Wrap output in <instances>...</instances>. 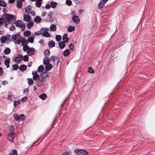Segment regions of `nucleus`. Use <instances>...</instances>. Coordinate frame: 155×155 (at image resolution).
Returning <instances> with one entry per match:
<instances>
[{"label": "nucleus", "instance_id": "4468645a", "mask_svg": "<svg viewBox=\"0 0 155 155\" xmlns=\"http://www.w3.org/2000/svg\"><path fill=\"white\" fill-rule=\"evenodd\" d=\"M45 68L47 71H49L52 68L53 66L49 63L45 64Z\"/></svg>", "mask_w": 155, "mask_h": 155}, {"label": "nucleus", "instance_id": "20e7f679", "mask_svg": "<svg viewBox=\"0 0 155 155\" xmlns=\"http://www.w3.org/2000/svg\"><path fill=\"white\" fill-rule=\"evenodd\" d=\"M50 60L53 61V64H56V62H57L56 64L57 65H58L59 60L58 58H56L54 56H52L50 58Z\"/></svg>", "mask_w": 155, "mask_h": 155}, {"label": "nucleus", "instance_id": "f257e3e1", "mask_svg": "<svg viewBox=\"0 0 155 155\" xmlns=\"http://www.w3.org/2000/svg\"><path fill=\"white\" fill-rule=\"evenodd\" d=\"M15 24L16 26L21 28V30L23 31L24 30L25 27V25L23 24L21 20H19L15 22Z\"/></svg>", "mask_w": 155, "mask_h": 155}, {"label": "nucleus", "instance_id": "f3484780", "mask_svg": "<svg viewBox=\"0 0 155 155\" xmlns=\"http://www.w3.org/2000/svg\"><path fill=\"white\" fill-rule=\"evenodd\" d=\"M64 42L66 43H68V37L67 34H65L62 38Z\"/></svg>", "mask_w": 155, "mask_h": 155}, {"label": "nucleus", "instance_id": "a211bd4d", "mask_svg": "<svg viewBox=\"0 0 155 155\" xmlns=\"http://www.w3.org/2000/svg\"><path fill=\"white\" fill-rule=\"evenodd\" d=\"M65 43L64 41H61L59 43V47L61 49H63L65 47Z\"/></svg>", "mask_w": 155, "mask_h": 155}, {"label": "nucleus", "instance_id": "f03ea898", "mask_svg": "<svg viewBox=\"0 0 155 155\" xmlns=\"http://www.w3.org/2000/svg\"><path fill=\"white\" fill-rule=\"evenodd\" d=\"M75 153L78 155H86L88 153L86 151L83 150L77 149L74 150Z\"/></svg>", "mask_w": 155, "mask_h": 155}, {"label": "nucleus", "instance_id": "0e129e2a", "mask_svg": "<svg viewBox=\"0 0 155 155\" xmlns=\"http://www.w3.org/2000/svg\"><path fill=\"white\" fill-rule=\"evenodd\" d=\"M46 14V12H44L41 14V16L43 17H45Z\"/></svg>", "mask_w": 155, "mask_h": 155}, {"label": "nucleus", "instance_id": "4d7b16f0", "mask_svg": "<svg viewBox=\"0 0 155 155\" xmlns=\"http://www.w3.org/2000/svg\"><path fill=\"white\" fill-rule=\"evenodd\" d=\"M70 152H65L63 153L62 155H70Z\"/></svg>", "mask_w": 155, "mask_h": 155}, {"label": "nucleus", "instance_id": "a878e982", "mask_svg": "<svg viewBox=\"0 0 155 155\" xmlns=\"http://www.w3.org/2000/svg\"><path fill=\"white\" fill-rule=\"evenodd\" d=\"M31 7L30 6L26 7L25 9V12L28 14L30 13L31 11Z\"/></svg>", "mask_w": 155, "mask_h": 155}, {"label": "nucleus", "instance_id": "72a5a7b5", "mask_svg": "<svg viewBox=\"0 0 155 155\" xmlns=\"http://www.w3.org/2000/svg\"><path fill=\"white\" fill-rule=\"evenodd\" d=\"M7 40V37L6 36H3L1 38V43H4Z\"/></svg>", "mask_w": 155, "mask_h": 155}, {"label": "nucleus", "instance_id": "13d9d810", "mask_svg": "<svg viewBox=\"0 0 155 155\" xmlns=\"http://www.w3.org/2000/svg\"><path fill=\"white\" fill-rule=\"evenodd\" d=\"M45 7L47 9L50 8L51 7V5L47 4L45 5Z\"/></svg>", "mask_w": 155, "mask_h": 155}, {"label": "nucleus", "instance_id": "774afa93", "mask_svg": "<svg viewBox=\"0 0 155 155\" xmlns=\"http://www.w3.org/2000/svg\"><path fill=\"white\" fill-rule=\"evenodd\" d=\"M32 64V62H31L28 64V66L29 67H30L31 66Z\"/></svg>", "mask_w": 155, "mask_h": 155}, {"label": "nucleus", "instance_id": "7ed1b4c3", "mask_svg": "<svg viewBox=\"0 0 155 155\" xmlns=\"http://www.w3.org/2000/svg\"><path fill=\"white\" fill-rule=\"evenodd\" d=\"M12 38L15 41H16L19 44L21 42V38L18 34H16L12 36Z\"/></svg>", "mask_w": 155, "mask_h": 155}, {"label": "nucleus", "instance_id": "4c0bfd02", "mask_svg": "<svg viewBox=\"0 0 155 155\" xmlns=\"http://www.w3.org/2000/svg\"><path fill=\"white\" fill-rule=\"evenodd\" d=\"M39 97L42 100H44L47 97L46 95L45 94H40L39 96Z\"/></svg>", "mask_w": 155, "mask_h": 155}, {"label": "nucleus", "instance_id": "79ce46f5", "mask_svg": "<svg viewBox=\"0 0 155 155\" xmlns=\"http://www.w3.org/2000/svg\"><path fill=\"white\" fill-rule=\"evenodd\" d=\"M34 38L32 37H30L28 39V41L29 42L31 43H33L34 41Z\"/></svg>", "mask_w": 155, "mask_h": 155}, {"label": "nucleus", "instance_id": "5fc2aeb1", "mask_svg": "<svg viewBox=\"0 0 155 155\" xmlns=\"http://www.w3.org/2000/svg\"><path fill=\"white\" fill-rule=\"evenodd\" d=\"M27 97H25L22 98L21 100V102H23L24 101H25L27 100Z\"/></svg>", "mask_w": 155, "mask_h": 155}, {"label": "nucleus", "instance_id": "864d4df0", "mask_svg": "<svg viewBox=\"0 0 155 155\" xmlns=\"http://www.w3.org/2000/svg\"><path fill=\"white\" fill-rule=\"evenodd\" d=\"M15 26L14 25H12L9 28V30L10 31H13L14 29H15Z\"/></svg>", "mask_w": 155, "mask_h": 155}, {"label": "nucleus", "instance_id": "39448f33", "mask_svg": "<svg viewBox=\"0 0 155 155\" xmlns=\"http://www.w3.org/2000/svg\"><path fill=\"white\" fill-rule=\"evenodd\" d=\"M108 0H101L98 5V8L99 9L102 8L104 5L105 3L108 1Z\"/></svg>", "mask_w": 155, "mask_h": 155}, {"label": "nucleus", "instance_id": "2eb2a0df", "mask_svg": "<svg viewBox=\"0 0 155 155\" xmlns=\"http://www.w3.org/2000/svg\"><path fill=\"white\" fill-rule=\"evenodd\" d=\"M32 74L33 75V78L34 80H36L39 77V75L36 72H33Z\"/></svg>", "mask_w": 155, "mask_h": 155}, {"label": "nucleus", "instance_id": "5701e85b", "mask_svg": "<svg viewBox=\"0 0 155 155\" xmlns=\"http://www.w3.org/2000/svg\"><path fill=\"white\" fill-rule=\"evenodd\" d=\"M50 28V31H55L57 28L56 25L54 24L51 25Z\"/></svg>", "mask_w": 155, "mask_h": 155}, {"label": "nucleus", "instance_id": "f8f14e48", "mask_svg": "<svg viewBox=\"0 0 155 155\" xmlns=\"http://www.w3.org/2000/svg\"><path fill=\"white\" fill-rule=\"evenodd\" d=\"M34 48H30L27 51V53L29 56L33 55L34 53Z\"/></svg>", "mask_w": 155, "mask_h": 155}, {"label": "nucleus", "instance_id": "69168bd1", "mask_svg": "<svg viewBox=\"0 0 155 155\" xmlns=\"http://www.w3.org/2000/svg\"><path fill=\"white\" fill-rule=\"evenodd\" d=\"M76 14V12L75 11H72L71 13V15H75V14Z\"/></svg>", "mask_w": 155, "mask_h": 155}, {"label": "nucleus", "instance_id": "8fccbe9b", "mask_svg": "<svg viewBox=\"0 0 155 155\" xmlns=\"http://www.w3.org/2000/svg\"><path fill=\"white\" fill-rule=\"evenodd\" d=\"M0 5L5 7L6 6V3L4 2H2L0 0Z\"/></svg>", "mask_w": 155, "mask_h": 155}, {"label": "nucleus", "instance_id": "dca6fc26", "mask_svg": "<svg viewBox=\"0 0 155 155\" xmlns=\"http://www.w3.org/2000/svg\"><path fill=\"white\" fill-rule=\"evenodd\" d=\"M10 62V59L9 58H7L4 62V64L7 68L9 67V63Z\"/></svg>", "mask_w": 155, "mask_h": 155}, {"label": "nucleus", "instance_id": "ea45409f", "mask_svg": "<svg viewBox=\"0 0 155 155\" xmlns=\"http://www.w3.org/2000/svg\"><path fill=\"white\" fill-rule=\"evenodd\" d=\"M27 81L29 84H31L33 83V81L32 78H29L27 79Z\"/></svg>", "mask_w": 155, "mask_h": 155}, {"label": "nucleus", "instance_id": "bb28decb", "mask_svg": "<svg viewBox=\"0 0 155 155\" xmlns=\"http://www.w3.org/2000/svg\"><path fill=\"white\" fill-rule=\"evenodd\" d=\"M42 0H36L35 2L36 6L38 7H40L41 4V1Z\"/></svg>", "mask_w": 155, "mask_h": 155}, {"label": "nucleus", "instance_id": "cd10ccee", "mask_svg": "<svg viewBox=\"0 0 155 155\" xmlns=\"http://www.w3.org/2000/svg\"><path fill=\"white\" fill-rule=\"evenodd\" d=\"M41 20V18L38 16H37L34 19V21L35 22L39 23Z\"/></svg>", "mask_w": 155, "mask_h": 155}, {"label": "nucleus", "instance_id": "37998d69", "mask_svg": "<svg viewBox=\"0 0 155 155\" xmlns=\"http://www.w3.org/2000/svg\"><path fill=\"white\" fill-rule=\"evenodd\" d=\"M88 72L90 73H94V71L93 70L92 68L91 67H89L88 69Z\"/></svg>", "mask_w": 155, "mask_h": 155}, {"label": "nucleus", "instance_id": "0eeeda50", "mask_svg": "<svg viewBox=\"0 0 155 155\" xmlns=\"http://www.w3.org/2000/svg\"><path fill=\"white\" fill-rule=\"evenodd\" d=\"M26 41V40L25 39H23V40L21 41V42L22 43V45L23 46V49L24 51H26L27 50L28 51V50L29 48H30L26 45H23V44H24L23 42Z\"/></svg>", "mask_w": 155, "mask_h": 155}, {"label": "nucleus", "instance_id": "bf43d9fd", "mask_svg": "<svg viewBox=\"0 0 155 155\" xmlns=\"http://www.w3.org/2000/svg\"><path fill=\"white\" fill-rule=\"evenodd\" d=\"M3 72L2 68L0 67V75H2L3 74Z\"/></svg>", "mask_w": 155, "mask_h": 155}, {"label": "nucleus", "instance_id": "6e6d98bb", "mask_svg": "<svg viewBox=\"0 0 155 155\" xmlns=\"http://www.w3.org/2000/svg\"><path fill=\"white\" fill-rule=\"evenodd\" d=\"M4 22V19L2 18H0V25H2Z\"/></svg>", "mask_w": 155, "mask_h": 155}, {"label": "nucleus", "instance_id": "b1692460", "mask_svg": "<svg viewBox=\"0 0 155 155\" xmlns=\"http://www.w3.org/2000/svg\"><path fill=\"white\" fill-rule=\"evenodd\" d=\"M42 35L48 38L51 37V35L46 31H44L42 34Z\"/></svg>", "mask_w": 155, "mask_h": 155}, {"label": "nucleus", "instance_id": "3c124183", "mask_svg": "<svg viewBox=\"0 0 155 155\" xmlns=\"http://www.w3.org/2000/svg\"><path fill=\"white\" fill-rule=\"evenodd\" d=\"M25 119V117L24 114H21V119L20 120H24Z\"/></svg>", "mask_w": 155, "mask_h": 155}, {"label": "nucleus", "instance_id": "412c9836", "mask_svg": "<svg viewBox=\"0 0 155 155\" xmlns=\"http://www.w3.org/2000/svg\"><path fill=\"white\" fill-rule=\"evenodd\" d=\"M26 66L25 65H22L20 66L19 69L21 71H24L26 70Z\"/></svg>", "mask_w": 155, "mask_h": 155}, {"label": "nucleus", "instance_id": "a19ab883", "mask_svg": "<svg viewBox=\"0 0 155 155\" xmlns=\"http://www.w3.org/2000/svg\"><path fill=\"white\" fill-rule=\"evenodd\" d=\"M20 103V101H19L18 100L17 101H15L14 102L13 105L15 107L17 105L19 104Z\"/></svg>", "mask_w": 155, "mask_h": 155}, {"label": "nucleus", "instance_id": "7c9ffc66", "mask_svg": "<svg viewBox=\"0 0 155 155\" xmlns=\"http://www.w3.org/2000/svg\"><path fill=\"white\" fill-rule=\"evenodd\" d=\"M75 29V27L72 26H69L68 28V31L69 32H72Z\"/></svg>", "mask_w": 155, "mask_h": 155}, {"label": "nucleus", "instance_id": "052dcab7", "mask_svg": "<svg viewBox=\"0 0 155 155\" xmlns=\"http://www.w3.org/2000/svg\"><path fill=\"white\" fill-rule=\"evenodd\" d=\"M28 91H29L28 89V88H27L26 89H24L23 90V93H25L26 92H28Z\"/></svg>", "mask_w": 155, "mask_h": 155}, {"label": "nucleus", "instance_id": "680f3d73", "mask_svg": "<svg viewBox=\"0 0 155 155\" xmlns=\"http://www.w3.org/2000/svg\"><path fill=\"white\" fill-rule=\"evenodd\" d=\"M15 2V0H8V2L10 4L12 3Z\"/></svg>", "mask_w": 155, "mask_h": 155}, {"label": "nucleus", "instance_id": "09e8293b", "mask_svg": "<svg viewBox=\"0 0 155 155\" xmlns=\"http://www.w3.org/2000/svg\"><path fill=\"white\" fill-rule=\"evenodd\" d=\"M12 67L14 70H16L18 69V65L15 64L12 65Z\"/></svg>", "mask_w": 155, "mask_h": 155}, {"label": "nucleus", "instance_id": "9b49d317", "mask_svg": "<svg viewBox=\"0 0 155 155\" xmlns=\"http://www.w3.org/2000/svg\"><path fill=\"white\" fill-rule=\"evenodd\" d=\"M9 140L11 142L13 140L15 137V134L13 132H11L8 135Z\"/></svg>", "mask_w": 155, "mask_h": 155}, {"label": "nucleus", "instance_id": "603ef678", "mask_svg": "<svg viewBox=\"0 0 155 155\" xmlns=\"http://www.w3.org/2000/svg\"><path fill=\"white\" fill-rule=\"evenodd\" d=\"M12 153H13V154H14V155H18V153H17V151L15 150H12ZM9 155H12L10 154H9Z\"/></svg>", "mask_w": 155, "mask_h": 155}, {"label": "nucleus", "instance_id": "c85d7f7f", "mask_svg": "<svg viewBox=\"0 0 155 155\" xmlns=\"http://www.w3.org/2000/svg\"><path fill=\"white\" fill-rule=\"evenodd\" d=\"M70 53V51L69 49H66L63 51V54L66 56L68 55Z\"/></svg>", "mask_w": 155, "mask_h": 155}, {"label": "nucleus", "instance_id": "1a4fd4ad", "mask_svg": "<svg viewBox=\"0 0 155 155\" xmlns=\"http://www.w3.org/2000/svg\"><path fill=\"white\" fill-rule=\"evenodd\" d=\"M22 56L21 55H18L17 57L15 58L14 61L17 63H20V61L22 59Z\"/></svg>", "mask_w": 155, "mask_h": 155}, {"label": "nucleus", "instance_id": "2f4dec72", "mask_svg": "<svg viewBox=\"0 0 155 155\" xmlns=\"http://www.w3.org/2000/svg\"><path fill=\"white\" fill-rule=\"evenodd\" d=\"M11 50L8 48H6L4 50V52L5 54H8L10 52Z\"/></svg>", "mask_w": 155, "mask_h": 155}, {"label": "nucleus", "instance_id": "f704fd0d", "mask_svg": "<svg viewBox=\"0 0 155 155\" xmlns=\"http://www.w3.org/2000/svg\"><path fill=\"white\" fill-rule=\"evenodd\" d=\"M44 54L45 56L49 55L50 54V51L48 49H46L44 51Z\"/></svg>", "mask_w": 155, "mask_h": 155}, {"label": "nucleus", "instance_id": "c03bdc74", "mask_svg": "<svg viewBox=\"0 0 155 155\" xmlns=\"http://www.w3.org/2000/svg\"><path fill=\"white\" fill-rule=\"evenodd\" d=\"M69 48L71 50H73L74 49V45L73 44L71 43L69 45Z\"/></svg>", "mask_w": 155, "mask_h": 155}, {"label": "nucleus", "instance_id": "c756f323", "mask_svg": "<svg viewBox=\"0 0 155 155\" xmlns=\"http://www.w3.org/2000/svg\"><path fill=\"white\" fill-rule=\"evenodd\" d=\"M55 43L53 41H51L48 42V45L50 48H53L55 46Z\"/></svg>", "mask_w": 155, "mask_h": 155}, {"label": "nucleus", "instance_id": "6ab92c4d", "mask_svg": "<svg viewBox=\"0 0 155 155\" xmlns=\"http://www.w3.org/2000/svg\"><path fill=\"white\" fill-rule=\"evenodd\" d=\"M13 117L15 120H20L21 115H18L17 114H14Z\"/></svg>", "mask_w": 155, "mask_h": 155}, {"label": "nucleus", "instance_id": "c9c22d12", "mask_svg": "<svg viewBox=\"0 0 155 155\" xmlns=\"http://www.w3.org/2000/svg\"><path fill=\"white\" fill-rule=\"evenodd\" d=\"M24 34L25 36L28 37L30 35L31 33L29 31H26L24 32Z\"/></svg>", "mask_w": 155, "mask_h": 155}, {"label": "nucleus", "instance_id": "4be33fe9", "mask_svg": "<svg viewBox=\"0 0 155 155\" xmlns=\"http://www.w3.org/2000/svg\"><path fill=\"white\" fill-rule=\"evenodd\" d=\"M34 22L32 21H30L28 22L27 25V26L28 29H30L33 25Z\"/></svg>", "mask_w": 155, "mask_h": 155}, {"label": "nucleus", "instance_id": "49530a36", "mask_svg": "<svg viewBox=\"0 0 155 155\" xmlns=\"http://www.w3.org/2000/svg\"><path fill=\"white\" fill-rule=\"evenodd\" d=\"M41 31H36V32H34L33 33V34H32V35H41Z\"/></svg>", "mask_w": 155, "mask_h": 155}, {"label": "nucleus", "instance_id": "de8ad7c7", "mask_svg": "<svg viewBox=\"0 0 155 155\" xmlns=\"http://www.w3.org/2000/svg\"><path fill=\"white\" fill-rule=\"evenodd\" d=\"M66 3L69 6L71 5L72 4V2L70 0H67L66 1Z\"/></svg>", "mask_w": 155, "mask_h": 155}, {"label": "nucleus", "instance_id": "e2e57ef3", "mask_svg": "<svg viewBox=\"0 0 155 155\" xmlns=\"http://www.w3.org/2000/svg\"><path fill=\"white\" fill-rule=\"evenodd\" d=\"M30 13L33 16L35 15V13L34 11H31Z\"/></svg>", "mask_w": 155, "mask_h": 155}, {"label": "nucleus", "instance_id": "338daca9", "mask_svg": "<svg viewBox=\"0 0 155 155\" xmlns=\"http://www.w3.org/2000/svg\"><path fill=\"white\" fill-rule=\"evenodd\" d=\"M43 39H41L39 42V43H40V44H42L43 43Z\"/></svg>", "mask_w": 155, "mask_h": 155}, {"label": "nucleus", "instance_id": "e433bc0d", "mask_svg": "<svg viewBox=\"0 0 155 155\" xmlns=\"http://www.w3.org/2000/svg\"><path fill=\"white\" fill-rule=\"evenodd\" d=\"M55 39L57 42L59 41L61 39V37L59 35H56L55 36Z\"/></svg>", "mask_w": 155, "mask_h": 155}, {"label": "nucleus", "instance_id": "423d86ee", "mask_svg": "<svg viewBox=\"0 0 155 155\" xmlns=\"http://www.w3.org/2000/svg\"><path fill=\"white\" fill-rule=\"evenodd\" d=\"M72 20L74 23L76 24H78L80 21L78 16L76 15L73 16Z\"/></svg>", "mask_w": 155, "mask_h": 155}, {"label": "nucleus", "instance_id": "9d476101", "mask_svg": "<svg viewBox=\"0 0 155 155\" xmlns=\"http://www.w3.org/2000/svg\"><path fill=\"white\" fill-rule=\"evenodd\" d=\"M13 17V16L11 15L7 14L5 15V19L6 20L9 21L12 20Z\"/></svg>", "mask_w": 155, "mask_h": 155}, {"label": "nucleus", "instance_id": "aec40b11", "mask_svg": "<svg viewBox=\"0 0 155 155\" xmlns=\"http://www.w3.org/2000/svg\"><path fill=\"white\" fill-rule=\"evenodd\" d=\"M50 60V59H49L48 57L47 56H45L44 59L43 64H45L49 63Z\"/></svg>", "mask_w": 155, "mask_h": 155}, {"label": "nucleus", "instance_id": "6e6552de", "mask_svg": "<svg viewBox=\"0 0 155 155\" xmlns=\"http://www.w3.org/2000/svg\"><path fill=\"white\" fill-rule=\"evenodd\" d=\"M23 19L25 21L28 22L31 20V18L28 15L25 14L23 15Z\"/></svg>", "mask_w": 155, "mask_h": 155}, {"label": "nucleus", "instance_id": "473e14b6", "mask_svg": "<svg viewBox=\"0 0 155 155\" xmlns=\"http://www.w3.org/2000/svg\"><path fill=\"white\" fill-rule=\"evenodd\" d=\"M22 1H18L17 2V6L18 8H21L22 6Z\"/></svg>", "mask_w": 155, "mask_h": 155}, {"label": "nucleus", "instance_id": "a18cd8bd", "mask_svg": "<svg viewBox=\"0 0 155 155\" xmlns=\"http://www.w3.org/2000/svg\"><path fill=\"white\" fill-rule=\"evenodd\" d=\"M23 60L25 61H27L28 60V57L27 55H25L23 57Z\"/></svg>", "mask_w": 155, "mask_h": 155}, {"label": "nucleus", "instance_id": "ddd939ff", "mask_svg": "<svg viewBox=\"0 0 155 155\" xmlns=\"http://www.w3.org/2000/svg\"><path fill=\"white\" fill-rule=\"evenodd\" d=\"M43 79V78L42 77L41 79L39 78L37 80L36 82V85L38 87H39L42 84L41 82L42 81Z\"/></svg>", "mask_w": 155, "mask_h": 155}, {"label": "nucleus", "instance_id": "58836bf2", "mask_svg": "<svg viewBox=\"0 0 155 155\" xmlns=\"http://www.w3.org/2000/svg\"><path fill=\"white\" fill-rule=\"evenodd\" d=\"M44 69V67L42 65L39 66L38 69V71L39 72H42Z\"/></svg>", "mask_w": 155, "mask_h": 155}, {"label": "nucleus", "instance_id": "393cba45", "mask_svg": "<svg viewBox=\"0 0 155 155\" xmlns=\"http://www.w3.org/2000/svg\"><path fill=\"white\" fill-rule=\"evenodd\" d=\"M57 4V3L55 2L52 1L50 3L51 7L52 8H56Z\"/></svg>", "mask_w": 155, "mask_h": 155}]
</instances>
